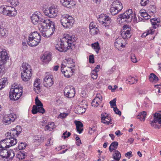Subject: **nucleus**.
<instances>
[{
	"instance_id": "f257e3e1",
	"label": "nucleus",
	"mask_w": 161,
	"mask_h": 161,
	"mask_svg": "<svg viewBox=\"0 0 161 161\" xmlns=\"http://www.w3.org/2000/svg\"><path fill=\"white\" fill-rule=\"evenodd\" d=\"M75 38L69 35L66 34L64 37L57 42L55 45L56 48L61 52H65L74 46L75 41Z\"/></svg>"
},
{
	"instance_id": "f03ea898",
	"label": "nucleus",
	"mask_w": 161,
	"mask_h": 161,
	"mask_svg": "<svg viewBox=\"0 0 161 161\" xmlns=\"http://www.w3.org/2000/svg\"><path fill=\"white\" fill-rule=\"evenodd\" d=\"M41 16L40 14H32L31 17V21L34 24L36 25L39 23V29L46 27V25L50 22L49 19L43 18Z\"/></svg>"
},
{
	"instance_id": "7ed1b4c3",
	"label": "nucleus",
	"mask_w": 161,
	"mask_h": 161,
	"mask_svg": "<svg viewBox=\"0 0 161 161\" xmlns=\"http://www.w3.org/2000/svg\"><path fill=\"white\" fill-rule=\"evenodd\" d=\"M133 14L131 9H128L123 13L119 14L117 17V19L119 23L125 24L130 22L132 20ZM134 16L136 17L135 14L134 13Z\"/></svg>"
},
{
	"instance_id": "20e7f679",
	"label": "nucleus",
	"mask_w": 161,
	"mask_h": 161,
	"mask_svg": "<svg viewBox=\"0 0 161 161\" xmlns=\"http://www.w3.org/2000/svg\"><path fill=\"white\" fill-rule=\"evenodd\" d=\"M49 24H47L46 26L40 28V31H41L42 36L46 37H49L53 33L55 29V25L53 22L50 21L49 20Z\"/></svg>"
},
{
	"instance_id": "39448f33",
	"label": "nucleus",
	"mask_w": 161,
	"mask_h": 161,
	"mask_svg": "<svg viewBox=\"0 0 161 161\" xmlns=\"http://www.w3.org/2000/svg\"><path fill=\"white\" fill-rule=\"evenodd\" d=\"M41 36L37 31L31 33L29 35L27 41L28 44L31 47L37 46L40 42Z\"/></svg>"
},
{
	"instance_id": "423d86ee",
	"label": "nucleus",
	"mask_w": 161,
	"mask_h": 161,
	"mask_svg": "<svg viewBox=\"0 0 161 161\" xmlns=\"http://www.w3.org/2000/svg\"><path fill=\"white\" fill-rule=\"evenodd\" d=\"M0 13L9 17L15 16L17 14L16 10L11 6L4 5L0 7Z\"/></svg>"
},
{
	"instance_id": "0eeeda50",
	"label": "nucleus",
	"mask_w": 161,
	"mask_h": 161,
	"mask_svg": "<svg viewBox=\"0 0 161 161\" xmlns=\"http://www.w3.org/2000/svg\"><path fill=\"white\" fill-rule=\"evenodd\" d=\"M60 22L63 26L66 29L70 28L74 23L73 18L68 14H64L61 17Z\"/></svg>"
},
{
	"instance_id": "6e6552de",
	"label": "nucleus",
	"mask_w": 161,
	"mask_h": 161,
	"mask_svg": "<svg viewBox=\"0 0 161 161\" xmlns=\"http://www.w3.org/2000/svg\"><path fill=\"white\" fill-rule=\"evenodd\" d=\"M0 72L3 73L4 70V64L9 59V57L6 50L0 48Z\"/></svg>"
},
{
	"instance_id": "1a4fd4ad",
	"label": "nucleus",
	"mask_w": 161,
	"mask_h": 161,
	"mask_svg": "<svg viewBox=\"0 0 161 161\" xmlns=\"http://www.w3.org/2000/svg\"><path fill=\"white\" fill-rule=\"evenodd\" d=\"M35 103L36 105H33L32 110V113L33 114H35L37 113L44 114L45 110L43 108V105L41 102L39 100L38 97L35 98Z\"/></svg>"
},
{
	"instance_id": "9d476101",
	"label": "nucleus",
	"mask_w": 161,
	"mask_h": 161,
	"mask_svg": "<svg viewBox=\"0 0 161 161\" xmlns=\"http://www.w3.org/2000/svg\"><path fill=\"white\" fill-rule=\"evenodd\" d=\"M110 8V12L113 15H115L120 12L123 8L122 4L119 0L113 2Z\"/></svg>"
},
{
	"instance_id": "9b49d317",
	"label": "nucleus",
	"mask_w": 161,
	"mask_h": 161,
	"mask_svg": "<svg viewBox=\"0 0 161 161\" xmlns=\"http://www.w3.org/2000/svg\"><path fill=\"white\" fill-rule=\"evenodd\" d=\"M75 93V88L72 86H68L64 88V94L68 98H71L74 97Z\"/></svg>"
},
{
	"instance_id": "f8f14e48",
	"label": "nucleus",
	"mask_w": 161,
	"mask_h": 161,
	"mask_svg": "<svg viewBox=\"0 0 161 161\" xmlns=\"http://www.w3.org/2000/svg\"><path fill=\"white\" fill-rule=\"evenodd\" d=\"M153 119L151 121L150 124L154 128H158L159 129L160 127L156 124V123L161 125V113H156L153 114Z\"/></svg>"
},
{
	"instance_id": "ddd939ff",
	"label": "nucleus",
	"mask_w": 161,
	"mask_h": 161,
	"mask_svg": "<svg viewBox=\"0 0 161 161\" xmlns=\"http://www.w3.org/2000/svg\"><path fill=\"white\" fill-rule=\"evenodd\" d=\"M57 13V9L52 6L47 8L44 11L45 15L50 18H53L56 16Z\"/></svg>"
},
{
	"instance_id": "4468645a",
	"label": "nucleus",
	"mask_w": 161,
	"mask_h": 161,
	"mask_svg": "<svg viewBox=\"0 0 161 161\" xmlns=\"http://www.w3.org/2000/svg\"><path fill=\"white\" fill-rule=\"evenodd\" d=\"M16 115L11 114L4 116L2 120L3 123L5 125H8L14 122L16 118Z\"/></svg>"
},
{
	"instance_id": "2eb2a0df",
	"label": "nucleus",
	"mask_w": 161,
	"mask_h": 161,
	"mask_svg": "<svg viewBox=\"0 0 161 161\" xmlns=\"http://www.w3.org/2000/svg\"><path fill=\"white\" fill-rule=\"evenodd\" d=\"M53 76L50 75H47L43 79V84L46 87H51L54 84Z\"/></svg>"
},
{
	"instance_id": "dca6fc26",
	"label": "nucleus",
	"mask_w": 161,
	"mask_h": 161,
	"mask_svg": "<svg viewBox=\"0 0 161 161\" xmlns=\"http://www.w3.org/2000/svg\"><path fill=\"white\" fill-rule=\"evenodd\" d=\"M123 27L124 31H121V33L122 38L124 39L129 38L131 36L130 28L129 27L128 28L127 25H125Z\"/></svg>"
},
{
	"instance_id": "f3484780",
	"label": "nucleus",
	"mask_w": 161,
	"mask_h": 161,
	"mask_svg": "<svg viewBox=\"0 0 161 161\" xmlns=\"http://www.w3.org/2000/svg\"><path fill=\"white\" fill-rule=\"evenodd\" d=\"M3 141L7 143L6 148H8L11 146L15 145L17 142V140L15 137H7Z\"/></svg>"
},
{
	"instance_id": "a211bd4d",
	"label": "nucleus",
	"mask_w": 161,
	"mask_h": 161,
	"mask_svg": "<svg viewBox=\"0 0 161 161\" xmlns=\"http://www.w3.org/2000/svg\"><path fill=\"white\" fill-rule=\"evenodd\" d=\"M101 121L102 123L107 125L112 123L111 122V119L110 116L106 113H102L101 114Z\"/></svg>"
},
{
	"instance_id": "6ab92c4d",
	"label": "nucleus",
	"mask_w": 161,
	"mask_h": 161,
	"mask_svg": "<svg viewBox=\"0 0 161 161\" xmlns=\"http://www.w3.org/2000/svg\"><path fill=\"white\" fill-rule=\"evenodd\" d=\"M90 33L92 35L97 34L99 31L96 24L93 22H91L89 25Z\"/></svg>"
},
{
	"instance_id": "aec40b11",
	"label": "nucleus",
	"mask_w": 161,
	"mask_h": 161,
	"mask_svg": "<svg viewBox=\"0 0 161 161\" xmlns=\"http://www.w3.org/2000/svg\"><path fill=\"white\" fill-rule=\"evenodd\" d=\"M74 69H72L71 66H68V67H67V68L66 69H64V70L62 69L61 72L64 74L65 77L69 78L72 75V73L74 72Z\"/></svg>"
},
{
	"instance_id": "412c9836",
	"label": "nucleus",
	"mask_w": 161,
	"mask_h": 161,
	"mask_svg": "<svg viewBox=\"0 0 161 161\" xmlns=\"http://www.w3.org/2000/svg\"><path fill=\"white\" fill-rule=\"evenodd\" d=\"M41 59L43 62L47 63L51 60V55L49 53H45Z\"/></svg>"
},
{
	"instance_id": "4be33fe9",
	"label": "nucleus",
	"mask_w": 161,
	"mask_h": 161,
	"mask_svg": "<svg viewBox=\"0 0 161 161\" xmlns=\"http://www.w3.org/2000/svg\"><path fill=\"white\" fill-rule=\"evenodd\" d=\"M61 3L62 5L68 8H71L75 5L71 0H60Z\"/></svg>"
},
{
	"instance_id": "5701e85b",
	"label": "nucleus",
	"mask_w": 161,
	"mask_h": 161,
	"mask_svg": "<svg viewBox=\"0 0 161 161\" xmlns=\"http://www.w3.org/2000/svg\"><path fill=\"white\" fill-rule=\"evenodd\" d=\"M124 39L122 38L117 39L114 42V46L118 50L120 47L124 48L125 47V44L124 45L122 43Z\"/></svg>"
},
{
	"instance_id": "b1692460",
	"label": "nucleus",
	"mask_w": 161,
	"mask_h": 161,
	"mask_svg": "<svg viewBox=\"0 0 161 161\" xmlns=\"http://www.w3.org/2000/svg\"><path fill=\"white\" fill-rule=\"evenodd\" d=\"M21 78L24 81H27L31 78L32 73L31 72H23L21 73Z\"/></svg>"
},
{
	"instance_id": "393cba45",
	"label": "nucleus",
	"mask_w": 161,
	"mask_h": 161,
	"mask_svg": "<svg viewBox=\"0 0 161 161\" xmlns=\"http://www.w3.org/2000/svg\"><path fill=\"white\" fill-rule=\"evenodd\" d=\"M101 24L106 29H108L111 28L112 27L111 18L109 17L101 23Z\"/></svg>"
},
{
	"instance_id": "a878e982",
	"label": "nucleus",
	"mask_w": 161,
	"mask_h": 161,
	"mask_svg": "<svg viewBox=\"0 0 161 161\" xmlns=\"http://www.w3.org/2000/svg\"><path fill=\"white\" fill-rule=\"evenodd\" d=\"M9 132H8L6 134V137H15L16 138L18 136L19 134L17 132L14 128H13L9 130Z\"/></svg>"
},
{
	"instance_id": "bb28decb",
	"label": "nucleus",
	"mask_w": 161,
	"mask_h": 161,
	"mask_svg": "<svg viewBox=\"0 0 161 161\" xmlns=\"http://www.w3.org/2000/svg\"><path fill=\"white\" fill-rule=\"evenodd\" d=\"M75 123L76 126V130L77 132L81 134L83 130L82 128L83 126V124L80 121H75Z\"/></svg>"
},
{
	"instance_id": "cd10ccee",
	"label": "nucleus",
	"mask_w": 161,
	"mask_h": 161,
	"mask_svg": "<svg viewBox=\"0 0 161 161\" xmlns=\"http://www.w3.org/2000/svg\"><path fill=\"white\" fill-rule=\"evenodd\" d=\"M150 22L153 27L154 28H156L159 25L160 20L159 19L153 18L150 20Z\"/></svg>"
},
{
	"instance_id": "c85d7f7f",
	"label": "nucleus",
	"mask_w": 161,
	"mask_h": 161,
	"mask_svg": "<svg viewBox=\"0 0 161 161\" xmlns=\"http://www.w3.org/2000/svg\"><path fill=\"white\" fill-rule=\"evenodd\" d=\"M41 86L40 80L39 79H36L34 83L35 91H36V90L39 91L40 89Z\"/></svg>"
},
{
	"instance_id": "c756f323",
	"label": "nucleus",
	"mask_w": 161,
	"mask_h": 161,
	"mask_svg": "<svg viewBox=\"0 0 161 161\" xmlns=\"http://www.w3.org/2000/svg\"><path fill=\"white\" fill-rule=\"evenodd\" d=\"M22 88L21 87L19 88H11L10 91H11L17 94V97H19V95H22Z\"/></svg>"
},
{
	"instance_id": "7c9ffc66",
	"label": "nucleus",
	"mask_w": 161,
	"mask_h": 161,
	"mask_svg": "<svg viewBox=\"0 0 161 161\" xmlns=\"http://www.w3.org/2000/svg\"><path fill=\"white\" fill-rule=\"evenodd\" d=\"M23 72H31V66L26 63H23L22 64Z\"/></svg>"
},
{
	"instance_id": "2f4dec72",
	"label": "nucleus",
	"mask_w": 161,
	"mask_h": 161,
	"mask_svg": "<svg viewBox=\"0 0 161 161\" xmlns=\"http://www.w3.org/2000/svg\"><path fill=\"white\" fill-rule=\"evenodd\" d=\"M138 17H139V15H140L143 18L142 19V20L144 19L145 20L148 19L150 17V16L146 12L143 11V10H141L140 11Z\"/></svg>"
},
{
	"instance_id": "473e14b6",
	"label": "nucleus",
	"mask_w": 161,
	"mask_h": 161,
	"mask_svg": "<svg viewBox=\"0 0 161 161\" xmlns=\"http://www.w3.org/2000/svg\"><path fill=\"white\" fill-rule=\"evenodd\" d=\"M8 150L5 149H3L0 150V159L4 158H8Z\"/></svg>"
},
{
	"instance_id": "72a5a7b5",
	"label": "nucleus",
	"mask_w": 161,
	"mask_h": 161,
	"mask_svg": "<svg viewBox=\"0 0 161 161\" xmlns=\"http://www.w3.org/2000/svg\"><path fill=\"white\" fill-rule=\"evenodd\" d=\"M55 127L54 123L53 122H50L48 123L45 127V130H49L51 131Z\"/></svg>"
},
{
	"instance_id": "f704fd0d",
	"label": "nucleus",
	"mask_w": 161,
	"mask_h": 161,
	"mask_svg": "<svg viewBox=\"0 0 161 161\" xmlns=\"http://www.w3.org/2000/svg\"><path fill=\"white\" fill-rule=\"evenodd\" d=\"M44 138L42 136H36L34 137L33 140L35 142L37 143L38 144H40L43 142Z\"/></svg>"
},
{
	"instance_id": "c9c22d12",
	"label": "nucleus",
	"mask_w": 161,
	"mask_h": 161,
	"mask_svg": "<svg viewBox=\"0 0 161 161\" xmlns=\"http://www.w3.org/2000/svg\"><path fill=\"white\" fill-rule=\"evenodd\" d=\"M17 94L11 91H10L9 93V97L10 99L14 101L17 100L20 97L21 95H19V97H17Z\"/></svg>"
},
{
	"instance_id": "e433bc0d",
	"label": "nucleus",
	"mask_w": 161,
	"mask_h": 161,
	"mask_svg": "<svg viewBox=\"0 0 161 161\" xmlns=\"http://www.w3.org/2000/svg\"><path fill=\"white\" fill-rule=\"evenodd\" d=\"M6 78H3L0 80V90L5 87L6 84L8 83Z\"/></svg>"
},
{
	"instance_id": "4c0bfd02",
	"label": "nucleus",
	"mask_w": 161,
	"mask_h": 161,
	"mask_svg": "<svg viewBox=\"0 0 161 161\" xmlns=\"http://www.w3.org/2000/svg\"><path fill=\"white\" fill-rule=\"evenodd\" d=\"M136 77H134L130 76L128 77V79L126 80V81H128V82L130 84L135 83L137 81V80Z\"/></svg>"
},
{
	"instance_id": "58836bf2",
	"label": "nucleus",
	"mask_w": 161,
	"mask_h": 161,
	"mask_svg": "<svg viewBox=\"0 0 161 161\" xmlns=\"http://www.w3.org/2000/svg\"><path fill=\"white\" fill-rule=\"evenodd\" d=\"M146 112L145 111H143L139 113L137 116V119H140L141 121H144L145 120Z\"/></svg>"
},
{
	"instance_id": "ea45409f",
	"label": "nucleus",
	"mask_w": 161,
	"mask_h": 161,
	"mask_svg": "<svg viewBox=\"0 0 161 161\" xmlns=\"http://www.w3.org/2000/svg\"><path fill=\"white\" fill-rule=\"evenodd\" d=\"M149 80L150 82H153L154 81H157L158 80V78L157 76L153 73H151L149 76Z\"/></svg>"
},
{
	"instance_id": "a19ab883",
	"label": "nucleus",
	"mask_w": 161,
	"mask_h": 161,
	"mask_svg": "<svg viewBox=\"0 0 161 161\" xmlns=\"http://www.w3.org/2000/svg\"><path fill=\"white\" fill-rule=\"evenodd\" d=\"M102 99H99L98 98H95L92 103V105L94 107H97L101 103Z\"/></svg>"
},
{
	"instance_id": "79ce46f5",
	"label": "nucleus",
	"mask_w": 161,
	"mask_h": 161,
	"mask_svg": "<svg viewBox=\"0 0 161 161\" xmlns=\"http://www.w3.org/2000/svg\"><path fill=\"white\" fill-rule=\"evenodd\" d=\"M114 153L113 154V158L114 159L119 160L121 157V154L118 151L115 150Z\"/></svg>"
},
{
	"instance_id": "37998d69",
	"label": "nucleus",
	"mask_w": 161,
	"mask_h": 161,
	"mask_svg": "<svg viewBox=\"0 0 161 161\" xmlns=\"http://www.w3.org/2000/svg\"><path fill=\"white\" fill-rule=\"evenodd\" d=\"M67 61H68L67 64L66 63H65V62H63L62 63V64H61V71H62V69H63V70H64V69H65L67 68V67H68V66L67 64H68L69 63L70 64L71 63L72 64L71 65V66L74 67L75 66V65H74V64L73 63V61L72 60L71 61L72 63H71V62H70V63H69V61L68 60Z\"/></svg>"
},
{
	"instance_id": "c03bdc74",
	"label": "nucleus",
	"mask_w": 161,
	"mask_h": 161,
	"mask_svg": "<svg viewBox=\"0 0 161 161\" xmlns=\"http://www.w3.org/2000/svg\"><path fill=\"white\" fill-rule=\"evenodd\" d=\"M108 17L109 16L106 15V14H101L99 15V17L98 18V20L99 22L101 23L103 22L104 20Z\"/></svg>"
},
{
	"instance_id": "a18cd8bd",
	"label": "nucleus",
	"mask_w": 161,
	"mask_h": 161,
	"mask_svg": "<svg viewBox=\"0 0 161 161\" xmlns=\"http://www.w3.org/2000/svg\"><path fill=\"white\" fill-rule=\"evenodd\" d=\"M92 47L94 49H95L96 52L98 53L100 49V47L98 42H97L92 44Z\"/></svg>"
},
{
	"instance_id": "49530a36",
	"label": "nucleus",
	"mask_w": 161,
	"mask_h": 161,
	"mask_svg": "<svg viewBox=\"0 0 161 161\" xmlns=\"http://www.w3.org/2000/svg\"><path fill=\"white\" fill-rule=\"evenodd\" d=\"M148 11L150 13L154 14L156 12L155 7L154 5H150L148 9Z\"/></svg>"
},
{
	"instance_id": "de8ad7c7",
	"label": "nucleus",
	"mask_w": 161,
	"mask_h": 161,
	"mask_svg": "<svg viewBox=\"0 0 161 161\" xmlns=\"http://www.w3.org/2000/svg\"><path fill=\"white\" fill-rule=\"evenodd\" d=\"M8 158H9L10 159H12L14 156V151L12 150H8Z\"/></svg>"
},
{
	"instance_id": "09e8293b",
	"label": "nucleus",
	"mask_w": 161,
	"mask_h": 161,
	"mask_svg": "<svg viewBox=\"0 0 161 161\" xmlns=\"http://www.w3.org/2000/svg\"><path fill=\"white\" fill-rule=\"evenodd\" d=\"M26 144L23 142L19 143V145L18 146V149L19 150H21L24 149L26 147Z\"/></svg>"
},
{
	"instance_id": "8fccbe9b",
	"label": "nucleus",
	"mask_w": 161,
	"mask_h": 161,
	"mask_svg": "<svg viewBox=\"0 0 161 161\" xmlns=\"http://www.w3.org/2000/svg\"><path fill=\"white\" fill-rule=\"evenodd\" d=\"M8 34V31L6 29L4 28L0 31V36H3Z\"/></svg>"
},
{
	"instance_id": "3c124183",
	"label": "nucleus",
	"mask_w": 161,
	"mask_h": 161,
	"mask_svg": "<svg viewBox=\"0 0 161 161\" xmlns=\"http://www.w3.org/2000/svg\"><path fill=\"white\" fill-rule=\"evenodd\" d=\"M77 113L79 114H81L84 113L86 109L85 108H83L82 107H78L77 108Z\"/></svg>"
},
{
	"instance_id": "603ef678",
	"label": "nucleus",
	"mask_w": 161,
	"mask_h": 161,
	"mask_svg": "<svg viewBox=\"0 0 161 161\" xmlns=\"http://www.w3.org/2000/svg\"><path fill=\"white\" fill-rule=\"evenodd\" d=\"M97 71L93 70L91 72V75L92 78L93 79H96L97 77Z\"/></svg>"
},
{
	"instance_id": "864d4df0",
	"label": "nucleus",
	"mask_w": 161,
	"mask_h": 161,
	"mask_svg": "<svg viewBox=\"0 0 161 161\" xmlns=\"http://www.w3.org/2000/svg\"><path fill=\"white\" fill-rule=\"evenodd\" d=\"M149 2V0H141L140 2L142 6H145Z\"/></svg>"
},
{
	"instance_id": "5fc2aeb1",
	"label": "nucleus",
	"mask_w": 161,
	"mask_h": 161,
	"mask_svg": "<svg viewBox=\"0 0 161 161\" xmlns=\"http://www.w3.org/2000/svg\"><path fill=\"white\" fill-rule=\"evenodd\" d=\"M14 128L16 130L17 132L18 133L19 135L21 132L22 130V129L21 127L19 125H18L15 128Z\"/></svg>"
},
{
	"instance_id": "6e6d98bb",
	"label": "nucleus",
	"mask_w": 161,
	"mask_h": 161,
	"mask_svg": "<svg viewBox=\"0 0 161 161\" xmlns=\"http://www.w3.org/2000/svg\"><path fill=\"white\" fill-rule=\"evenodd\" d=\"M130 59L132 62L133 63H136L137 62L135 54H132L131 55Z\"/></svg>"
},
{
	"instance_id": "4d7b16f0",
	"label": "nucleus",
	"mask_w": 161,
	"mask_h": 161,
	"mask_svg": "<svg viewBox=\"0 0 161 161\" xmlns=\"http://www.w3.org/2000/svg\"><path fill=\"white\" fill-rule=\"evenodd\" d=\"M10 3L11 5L15 6L18 5L19 2L18 0H12Z\"/></svg>"
},
{
	"instance_id": "13d9d810",
	"label": "nucleus",
	"mask_w": 161,
	"mask_h": 161,
	"mask_svg": "<svg viewBox=\"0 0 161 161\" xmlns=\"http://www.w3.org/2000/svg\"><path fill=\"white\" fill-rule=\"evenodd\" d=\"M89 62L90 63H94V58L93 55H90L89 57Z\"/></svg>"
},
{
	"instance_id": "bf43d9fd",
	"label": "nucleus",
	"mask_w": 161,
	"mask_h": 161,
	"mask_svg": "<svg viewBox=\"0 0 161 161\" xmlns=\"http://www.w3.org/2000/svg\"><path fill=\"white\" fill-rule=\"evenodd\" d=\"M114 111L115 114L119 115L120 116L121 115V112L116 107L114 108Z\"/></svg>"
},
{
	"instance_id": "052dcab7",
	"label": "nucleus",
	"mask_w": 161,
	"mask_h": 161,
	"mask_svg": "<svg viewBox=\"0 0 161 161\" xmlns=\"http://www.w3.org/2000/svg\"><path fill=\"white\" fill-rule=\"evenodd\" d=\"M110 145L114 148H117L118 145V143L117 142H113Z\"/></svg>"
},
{
	"instance_id": "680f3d73",
	"label": "nucleus",
	"mask_w": 161,
	"mask_h": 161,
	"mask_svg": "<svg viewBox=\"0 0 161 161\" xmlns=\"http://www.w3.org/2000/svg\"><path fill=\"white\" fill-rule=\"evenodd\" d=\"M53 141L52 140L51 138H49L48 140L47 143L46 144V145L48 146L53 144Z\"/></svg>"
},
{
	"instance_id": "e2e57ef3",
	"label": "nucleus",
	"mask_w": 161,
	"mask_h": 161,
	"mask_svg": "<svg viewBox=\"0 0 161 161\" xmlns=\"http://www.w3.org/2000/svg\"><path fill=\"white\" fill-rule=\"evenodd\" d=\"M116 99H114L113 100L110 102L109 103L110 104L111 107H113V106H116Z\"/></svg>"
},
{
	"instance_id": "0e129e2a",
	"label": "nucleus",
	"mask_w": 161,
	"mask_h": 161,
	"mask_svg": "<svg viewBox=\"0 0 161 161\" xmlns=\"http://www.w3.org/2000/svg\"><path fill=\"white\" fill-rule=\"evenodd\" d=\"M153 34L152 31H150V32H149V31H147V32H144L142 34L141 36L142 37H145L147 36L149 34Z\"/></svg>"
},
{
	"instance_id": "69168bd1",
	"label": "nucleus",
	"mask_w": 161,
	"mask_h": 161,
	"mask_svg": "<svg viewBox=\"0 0 161 161\" xmlns=\"http://www.w3.org/2000/svg\"><path fill=\"white\" fill-rule=\"evenodd\" d=\"M68 114L65 113H61L59 115V117L63 119L65 117L67 116Z\"/></svg>"
},
{
	"instance_id": "338daca9",
	"label": "nucleus",
	"mask_w": 161,
	"mask_h": 161,
	"mask_svg": "<svg viewBox=\"0 0 161 161\" xmlns=\"http://www.w3.org/2000/svg\"><path fill=\"white\" fill-rule=\"evenodd\" d=\"M132 154V152L131 151H130L126 153L125 154V156L126 157H128V158H130L131 156H132V155L131 156Z\"/></svg>"
},
{
	"instance_id": "774afa93",
	"label": "nucleus",
	"mask_w": 161,
	"mask_h": 161,
	"mask_svg": "<svg viewBox=\"0 0 161 161\" xmlns=\"http://www.w3.org/2000/svg\"><path fill=\"white\" fill-rule=\"evenodd\" d=\"M100 69V65H97L95 67V68L93 70H95V71H97V72L99 71V69Z\"/></svg>"
}]
</instances>
